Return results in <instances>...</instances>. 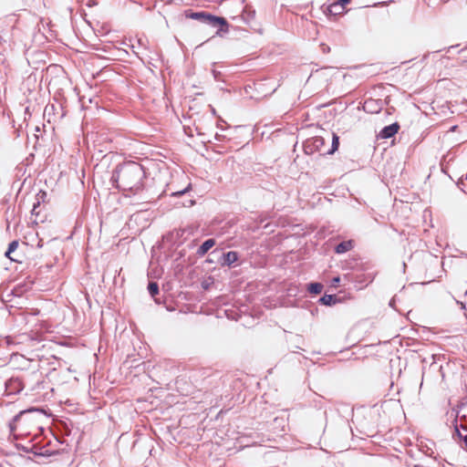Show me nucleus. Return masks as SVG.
<instances>
[{"mask_svg": "<svg viewBox=\"0 0 467 467\" xmlns=\"http://www.w3.org/2000/svg\"><path fill=\"white\" fill-rule=\"evenodd\" d=\"M46 196H47L46 192L39 191L38 193L36 195V201H39V203H41L42 202H45Z\"/></svg>", "mask_w": 467, "mask_h": 467, "instance_id": "nucleus-17", "label": "nucleus"}, {"mask_svg": "<svg viewBox=\"0 0 467 467\" xmlns=\"http://www.w3.org/2000/svg\"><path fill=\"white\" fill-rule=\"evenodd\" d=\"M400 129V126L398 123H392L389 126L384 127L379 135L382 139H389L392 136H394Z\"/></svg>", "mask_w": 467, "mask_h": 467, "instance_id": "nucleus-5", "label": "nucleus"}, {"mask_svg": "<svg viewBox=\"0 0 467 467\" xmlns=\"http://www.w3.org/2000/svg\"><path fill=\"white\" fill-rule=\"evenodd\" d=\"M463 442H464L465 447L467 448V436L464 437Z\"/></svg>", "mask_w": 467, "mask_h": 467, "instance_id": "nucleus-24", "label": "nucleus"}, {"mask_svg": "<svg viewBox=\"0 0 467 467\" xmlns=\"http://www.w3.org/2000/svg\"><path fill=\"white\" fill-rule=\"evenodd\" d=\"M5 388L8 394L19 392L23 389L21 381L18 379H11L6 381Z\"/></svg>", "mask_w": 467, "mask_h": 467, "instance_id": "nucleus-6", "label": "nucleus"}, {"mask_svg": "<svg viewBox=\"0 0 467 467\" xmlns=\"http://www.w3.org/2000/svg\"><path fill=\"white\" fill-rule=\"evenodd\" d=\"M145 171L141 164L136 161H126L119 164L112 172V183L121 191L133 193L143 188Z\"/></svg>", "mask_w": 467, "mask_h": 467, "instance_id": "nucleus-1", "label": "nucleus"}, {"mask_svg": "<svg viewBox=\"0 0 467 467\" xmlns=\"http://www.w3.org/2000/svg\"><path fill=\"white\" fill-rule=\"evenodd\" d=\"M325 143L322 137L317 136L307 140L304 144V150L306 154H313L316 151H320Z\"/></svg>", "mask_w": 467, "mask_h": 467, "instance_id": "nucleus-4", "label": "nucleus"}, {"mask_svg": "<svg viewBox=\"0 0 467 467\" xmlns=\"http://www.w3.org/2000/svg\"><path fill=\"white\" fill-rule=\"evenodd\" d=\"M353 247H354L353 241L352 240H348V241H344V242L339 243L336 246L335 252L337 254H344L346 252L350 251Z\"/></svg>", "mask_w": 467, "mask_h": 467, "instance_id": "nucleus-8", "label": "nucleus"}, {"mask_svg": "<svg viewBox=\"0 0 467 467\" xmlns=\"http://www.w3.org/2000/svg\"><path fill=\"white\" fill-rule=\"evenodd\" d=\"M19 245V243L17 240H14L12 241L9 245H8V248L6 250V252L5 253V255L9 258L11 261H14V262H20L19 259L17 258H15L12 256V254L17 249Z\"/></svg>", "mask_w": 467, "mask_h": 467, "instance_id": "nucleus-10", "label": "nucleus"}, {"mask_svg": "<svg viewBox=\"0 0 467 467\" xmlns=\"http://www.w3.org/2000/svg\"><path fill=\"white\" fill-rule=\"evenodd\" d=\"M242 16H243V19L244 20V22L248 24L250 21H252L254 18L255 11L245 8L243 12Z\"/></svg>", "mask_w": 467, "mask_h": 467, "instance_id": "nucleus-13", "label": "nucleus"}, {"mask_svg": "<svg viewBox=\"0 0 467 467\" xmlns=\"http://www.w3.org/2000/svg\"><path fill=\"white\" fill-rule=\"evenodd\" d=\"M344 9L343 6H341L337 2L336 3H333L331 4L328 7H327V11L329 14H333V15H336L337 13H340L342 12V10Z\"/></svg>", "mask_w": 467, "mask_h": 467, "instance_id": "nucleus-14", "label": "nucleus"}, {"mask_svg": "<svg viewBox=\"0 0 467 467\" xmlns=\"http://www.w3.org/2000/svg\"><path fill=\"white\" fill-rule=\"evenodd\" d=\"M307 290L311 294H320L323 290V285L320 283H310Z\"/></svg>", "mask_w": 467, "mask_h": 467, "instance_id": "nucleus-12", "label": "nucleus"}, {"mask_svg": "<svg viewBox=\"0 0 467 467\" xmlns=\"http://www.w3.org/2000/svg\"><path fill=\"white\" fill-rule=\"evenodd\" d=\"M323 47V51L324 52H328L330 50L329 47L326 46V45H322Z\"/></svg>", "mask_w": 467, "mask_h": 467, "instance_id": "nucleus-22", "label": "nucleus"}, {"mask_svg": "<svg viewBox=\"0 0 467 467\" xmlns=\"http://www.w3.org/2000/svg\"><path fill=\"white\" fill-rule=\"evenodd\" d=\"M148 291L151 296H155L159 293V285L155 282H150L148 285Z\"/></svg>", "mask_w": 467, "mask_h": 467, "instance_id": "nucleus-16", "label": "nucleus"}, {"mask_svg": "<svg viewBox=\"0 0 467 467\" xmlns=\"http://www.w3.org/2000/svg\"><path fill=\"white\" fill-rule=\"evenodd\" d=\"M40 206V203H39V201H36L33 204V208H32V211L31 213L33 214H36V215H38L39 213V211H38V207Z\"/></svg>", "mask_w": 467, "mask_h": 467, "instance_id": "nucleus-18", "label": "nucleus"}, {"mask_svg": "<svg viewBox=\"0 0 467 467\" xmlns=\"http://www.w3.org/2000/svg\"><path fill=\"white\" fill-rule=\"evenodd\" d=\"M189 187H190V185L187 188H185L184 190H182V191L173 192L172 195H176V196L177 195H182V194H183L184 192H186L188 191Z\"/></svg>", "mask_w": 467, "mask_h": 467, "instance_id": "nucleus-19", "label": "nucleus"}, {"mask_svg": "<svg viewBox=\"0 0 467 467\" xmlns=\"http://www.w3.org/2000/svg\"><path fill=\"white\" fill-rule=\"evenodd\" d=\"M47 419L46 414L38 409H29L20 411L9 422L10 432L15 437H37L44 430L42 423Z\"/></svg>", "mask_w": 467, "mask_h": 467, "instance_id": "nucleus-2", "label": "nucleus"}, {"mask_svg": "<svg viewBox=\"0 0 467 467\" xmlns=\"http://www.w3.org/2000/svg\"><path fill=\"white\" fill-rule=\"evenodd\" d=\"M214 244V239H208L204 241L202 244L198 248L197 254L199 256H203Z\"/></svg>", "mask_w": 467, "mask_h": 467, "instance_id": "nucleus-9", "label": "nucleus"}, {"mask_svg": "<svg viewBox=\"0 0 467 467\" xmlns=\"http://www.w3.org/2000/svg\"><path fill=\"white\" fill-rule=\"evenodd\" d=\"M351 0H337V3L344 7L345 5L348 4Z\"/></svg>", "mask_w": 467, "mask_h": 467, "instance_id": "nucleus-20", "label": "nucleus"}, {"mask_svg": "<svg viewBox=\"0 0 467 467\" xmlns=\"http://www.w3.org/2000/svg\"><path fill=\"white\" fill-rule=\"evenodd\" d=\"M339 281H340V278L338 276H337V277L333 278L332 283L334 285H336L337 283H339Z\"/></svg>", "mask_w": 467, "mask_h": 467, "instance_id": "nucleus-21", "label": "nucleus"}, {"mask_svg": "<svg viewBox=\"0 0 467 467\" xmlns=\"http://www.w3.org/2000/svg\"><path fill=\"white\" fill-rule=\"evenodd\" d=\"M186 17L198 20L203 24L212 26L213 27L220 26L217 34L220 32L227 33L229 31V25L223 17L215 16L206 12H192L187 11L185 13Z\"/></svg>", "mask_w": 467, "mask_h": 467, "instance_id": "nucleus-3", "label": "nucleus"}, {"mask_svg": "<svg viewBox=\"0 0 467 467\" xmlns=\"http://www.w3.org/2000/svg\"><path fill=\"white\" fill-rule=\"evenodd\" d=\"M338 145H339V138L336 133H333L331 149L327 151V153L333 154L337 150Z\"/></svg>", "mask_w": 467, "mask_h": 467, "instance_id": "nucleus-15", "label": "nucleus"}, {"mask_svg": "<svg viewBox=\"0 0 467 467\" xmlns=\"http://www.w3.org/2000/svg\"><path fill=\"white\" fill-rule=\"evenodd\" d=\"M319 302L325 306H333L337 302V299L334 295H325L319 299Z\"/></svg>", "mask_w": 467, "mask_h": 467, "instance_id": "nucleus-11", "label": "nucleus"}, {"mask_svg": "<svg viewBox=\"0 0 467 467\" xmlns=\"http://www.w3.org/2000/svg\"><path fill=\"white\" fill-rule=\"evenodd\" d=\"M213 74L214 78H217V75L219 74V72H217V71L213 70Z\"/></svg>", "mask_w": 467, "mask_h": 467, "instance_id": "nucleus-23", "label": "nucleus"}, {"mask_svg": "<svg viewBox=\"0 0 467 467\" xmlns=\"http://www.w3.org/2000/svg\"><path fill=\"white\" fill-rule=\"evenodd\" d=\"M239 259L238 254L234 251H230L223 254L222 265L231 266Z\"/></svg>", "mask_w": 467, "mask_h": 467, "instance_id": "nucleus-7", "label": "nucleus"}, {"mask_svg": "<svg viewBox=\"0 0 467 467\" xmlns=\"http://www.w3.org/2000/svg\"><path fill=\"white\" fill-rule=\"evenodd\" d=\"M368 104H369V102H368V101H366V102H365V108H366Z\"/></svg>", "mask_w": 467, "mask_h": 467, "instance_id": "nucleus-25", "label": "nucleus"}]
</instances>
